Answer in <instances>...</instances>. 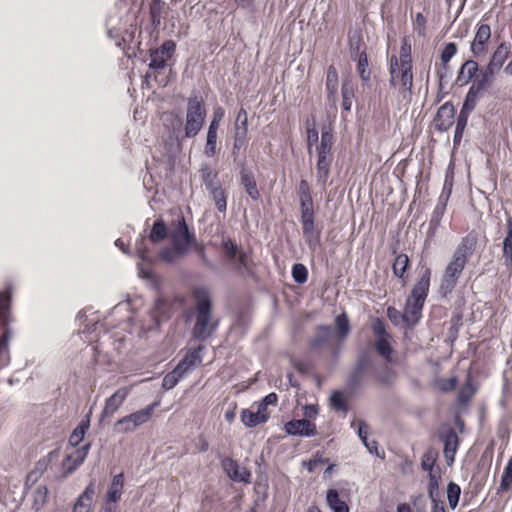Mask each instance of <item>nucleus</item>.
Listing matches in <instances>:
<instances>
[{"label": "nucleus", "mask_w": 512, "mask_h": 512, "mask_svg": "<svg viewBox=\"0 0 512 512\" xmlns=\"http://www.w3.org/2000/svg\"><path fill=\"white\" fill-rule=\"evenodd\" d=\"M194 298L196 300V318L192 336L196 340L205 341L216 331L218 320L212 318V302L207 290L197 288L194 291Z\"/></svg>", "instance_id": "1"}, {"label": "nucleus", "mask_w": 512, "mask_h": 512, "mask_svg": "<svg viewBox=\"0 0 512 512\" xmlns=\"http://www.w3.org/2000/svg\"><path fill=\"white\" fill-rule=\"evenodd\" d=\"M10 301L9 291L0 292V370L10 363L9 341L13 334L9 327Z\"/></svg>", "instance_id": "2"}, {"label": "nucleus", "mask_w": 512, "mask_h": 512, "mask_svg": "<svg viewBox=\"0 0 512 512\" xmlns=\"http://www.w3.org/2000/svg\"><path fill=\"white\" fill-rule=\"evenodd\" d=\"M206 118V109L202 97L194 95L188 98L185 122V137L193 138L202 129Z\"/></svg>", "instance_id": "3"}, {"label": "nucleus", "mask_w": 512, "mask_h": 512, "mask_svg": "<svg viewBox=\"0 0 512 512\" xmlns=\"http://www.w3.org/2000/svg\"><path fill=\"white\" fill-rule=\"evenodd\" d=\"M221 248L226 262L233 265L236 272L242 276H249L252 273L251 259L248 253L244 250H239L233 240L223 238Z\"/></svg>", "instance_id": "4"}, {"label": "nucleus", "mask_w": 512, "mask_h": 512, "mask_svg": "<svg viewBox=\"0 0 512 512\" xmlns=\"http://www.w3.org/2000/svg\"><path fill=\"white\" fill-rule=\"evenodd\" d=\"M159 406V402L155 401L143 409L135 411L129 415L120 418L114 424V430L119 433H130L140 426L148 423L152 418L154 410Z\"/></svg>", "instance_id": "5"}, {"label": "nucleus", "mask_w": 512, "mask_h": 512, "mask_svg": "<svg viewBox=\"0 0 512 512\" xmlns=\"http://www.w3.org/2000/svg\"><path fill=\"white\" fill-rule=\"evenodd\" d=\"M169 237L172 246L180 255H186L197 240L195 233L190 231L183 215L178 218L176 226L169 233Z\"/></svg>", "instance_id": "6"}, {"label": "nucleus", "mask_w": 512, "mask_h": 512, "mask_svg": "<svg viewBox=\"0 0 512 512\" xmlns=\"http://www.w3.org/2000/svg\"><path fill=\"white\" fill-rule=\"evenodd\" d=\"M398 63L401 67V92L404 94H411L413 87V72H412V59H411V45L407 39L402 40Z\"/></svg>", "instance_id": "7"}, {"label": "nucleus", "mask_w": 512, "mask_h": 512, "mask_svg": "<svg viewBox=\"0 0 512 512\" xmlns=\"http://www.w3.org/2000/svg\"><path fill=\"white\" fill-rule=\"evenodd\" d=\"M467 263L451 257L450 261L446 265L443 275L441 277V283L439 291L443 296H446L455 289L457 283L465 269Z\"/></svg>", "instance_id": "8"}, {"label": "nucleus", "mask_w": 512, "mask_h": 512, "mask_svg": "<svg viewBox=\"0 0 512 512\" xmlns=\"http://www.w3.org/2000/svg\"><path fill=\"white\" fill-rule=\"evenodd\" d=\"M335 337V331L329 325H319L316 329V335L309 341L310 348L313 351H320L324 347H331L332 354L337 357L340 353V346L332 345L331 341Z\"/></svg>", "instance_id": "9"}, {"label": "nucleus", "mask_w": 512, "mask_h": 512, "mask_svg": "<svg viewBox=\"0 0 512 512\" xmlns=\"http://www.w3.org/2000/svg\"><path fill=\"white\" fill-rule=\"evenodd\" d=\"M430 279L431 270L426 268L423 271L420 279L413 286L410 295L406 299V302L423 310L424 303L429 292Z\"/></svg>", "instance_id": "10"}, {"label": "nucleus", "mask_w": 512, "mask_h": 512, "mask_svg": "<svg viewBox=\"0 0 512 512\" xmlns=\"http://www.w3.org/2000/svg\"><path fill=\"white\" fill-rule=\"evenodd\" d=\"M300 222L305 242L310 249L315 250L320 246L321 231L315 226L314 211L301 212Z\"/></svg>", "instance_id": "11"}, {"label": "nucleus", "mask_w": 512, "mask_h": 512, "mask_svg": "<svg viewBox=\"0 0 512 512\" xmlns=\"http://www.w3.org/2000/svg\"><path fill=\"white\" fill-rule=\"evenodd\" d=\"M175 49V42L167 40L159 48L151 50L149 68L154 70L164 69L167 61L173 56Z\"/></svg>", "instance_id": "12"}, {"label": "nucleus", "mask_w": 512, "mask_h": 512, "mask_svg": "<svg viewBox=\"0 0 512 512\" xmlns=\"http://www.w3.org/2000/svg\"><path fill=\"white\" fill-rule=\"evenodd\" d=\"M221 467L226 475L234 482L251 483V472L241 467L238 462L230 457H223L221 459Z\"/></svg>", "instance_id": "13"}, {"label": "nucleus", "mask_w": 512, "mask_h": 512, "mask_svg": "<svg viewBox=\"0 0 512 512\" xmlns=\"http://www.w3.org/2000/svg\"><path fill=\"white\" fill-rule=\"evenodd\" d=\"M478 243V235L475 231L469 232L464 236L460 243L457 245L452 256L468 263L469 259L473 256Z\"/></svg>", "instance_id": "14"}, {"label": "nucleus", "mask_w": 512, "mask_h": 512, "mask_svg": "<svg viewBox=\"0 0 512 512\" xmlns=\"http://www.w3.org/2000/svg\"><path fill=\"white\" fill-rule=\"evenodd\" d=\"M284 430L288 435L312 437L317 434L316 425L309 419H298L287 422Z\"/></svg>", "instance_id": "15"}, {"label": "nucleus", "mask_w": 512, "mask_h": 512, "mask_svg": "<svg viewBox=\"0 0 512 512\" xmlns=\"http://www.w3.org/2000/svg\"><path fill=\"white\" fill-rule=\"evenodd\" d=\"M455 108L451 102H446L439 107L434 118V127L439 132L448 131L454 123Z\"/></svg>", "instance_id": "16"}, {"label": "nucleus", "mask_w": 512, "mask_h": 512, "mask_svg": "<svg viewBox=\"0 0 512 512\" xmlns=\"http://www.w3.org/2000/svg\"><path fill=\"white\" fill-rule=\"evenodd\" d=\"M130 393V388L121 387L109 398L106 399L105 406L101 412V420L111 417L121 407Z\"/></svg>", "instance_id": "17"}, {"label": "nucleus", "mask_w": 512, "mask_h": 512, "mask_svg": "<svg viewBox=\"0 0 512 512\" xmlns=\"http://www.w3.org/2000/svg\"><path fill=\"white\" fill-rule=\"evenodd\" d=\"M239 173H240V183L243 185L246 193L252 200L257 201L260 198V193L257 188V183L254 177L253 172L247 168V164L240 163Z\"/></svg>", "instance_id": "18"}, {"label": "nucleus", "mask_w": 512, "mask_h": 512, "mask_svg": "<svg viewBox=\"0 0 512 512\" xmlns=\"http://www.w3.org/2000/svg\"><path fill=\"white\" fill-rule=\"evenodd\" d=\"M491 37V28L488 24L478 26L473 42L471 43V52L477 57L485 52V44Z\"/></svg>", "instance_id": "19"}, {"label": "nucleus", "mask_w": 512, "mask_h": 512, "mask_svg": "<svg viewBox=\"0 0 512 512\" xmlns=\"http://www.w3.org/2000/svg\"><path fill=\"white\" fill-rule=\"evenodd\" d=\"M334 137L330 129H322L320 142L316 145L317 158L333 159Z\"/></svg>", "instance_id": "20"}, {"label": "nucleus", "mask_w": 512, "mask_h": 512, "mask_svg": "<svg viewBox=\"0 0 512 512\" xmlns=\"http://www.w3.org/2000/svg\"><path fill=\"white\" fill-rule=\"evenodd\" d=\"M95 495V484L91 481L80 494L73 507V512H90Z\"/></svg>", "instance_id": "21"}, {"label": "nucleus", "mask_w": 512, "mask_h": 512, "mask_svg": "<svg viewBox=\"0 0 512 512\" xmlns=\"http://www.w3.org/2000/svg\"><path fill=\"white\" fill-rule=\"evenodd\" d=\"M90 446V443H87L83 445L81 448L76 449L73 453L66 457L64 461V466L66 468L67 473L73 472L84 462L89 452Z\"/></svg>", "instance_id": "22"}, {"label": "nucleus", "mask_w": 512, "mask_h": 512, "mask_svg": "<svg viewBox=\"0 0 512 512\" xmlns=\"http://www.w3.org/2000/svg\"><path fill=\"white\" fill-rule=\"evenodd\" d=\"M438 456V451L435 448L430 447L421 458V468L428 472V478H430L431 475H441L440 468L436 466Z\"/></svg>", "instance_id": "23"}, {"label": "nucleus", "mask_w": 512, "mask_h": 512, "mask_svg": "<svg viewBox=\"0 0 512 512\" xmlns=\"http://www.w3.org/2000/svg\"><path fill=\"white\" fill-rule=\"evenodd\" d=\"M326 91L328 100L333 103L336 102L338 92V72L333 65H330L327 69Z\"/></svg>", "instance_id": "24"}, {"label": "nucleus", "mask_w": 512, "mask_h": 512, "mask_svg": "<svg viewBox=\"0 0 512 512\" xmlns=\"http://www.w3.org/2000/svg\"><path fill=\"white\" fill-rule=\"evenodd\" d=\"M326 503L332 512H350L348 504L340 499L338 490L334 488L328 489Z\"/></svg>", "instance_id": "25"}, {"label": "nucleus", "mask_w": 512, "mask_h": 512, "mask_svg": "<svg viewBox=\"0 0 512 512\" xmlns=\"http://www.w3.org/2000/svg\"><path fill=\"white\" fill-rule=\"evenodd\" d=\"M478 71V64L474 60H467L465 61L457 75L456 82L460 85L467 84L477 73Z\"/></svg>", "instance_id": "26"}, {"label": "nucleus", "mask_w": 512, "mask_h": 512, "mask_svg": "<svg viewBox=\"0 0 512 512\" xmlns=\"http://www.w3.org/2000/svg\"><path fill=\"white\" fill-rule=\"evenodd\" d=\"M123 486L124 474L119 473L113 477L111 485L106 494L105 500L117 503L121 498Z\"/></svg>", "instance_id": "27"}, {"label": "nucleus", "mask_w": 512, "mask_h": 512, "mask_svg": "<svg viewBox=\"0 0 512 512\" xmlns=\"http://www.w3.org/2000/svg\"><path fill=\"white\" fill-rule=\"evenodd\" d=\"M440 440L444 444V455H449L450 453L456 454L459 438L453 428H449L447 431L442 433L440 435Z\"/></svg>", "instance_id": "28"}, {"label": "nucleus", "mask_w": 512, "mask_h": 512, "mask_svg": "<svg viewBox=\"0 0 512 512\" xmlns=\"http://www.w3.org/2000/svg\"><path fill=\"white\" fill-rule=\"evenodd\" d=\"M503 258L505 264L512 265V216L506 219V236L503 240Z\"/></svg>", "instance_id": "29"}, {"label": "nucleus", "mask_w": 512, "mask_h": 512, "mask_svg": "<svg viewBox=\"0 0 512 512\" xmlns=\"http://www.w3.org/2000/svg\"><path fill=\"white\" fill-rule=\"evenodd\" d=\"M349 53L352 60L362 55V51H366L365 43L358 32L348 34Z\"/></svg>", "instance_id": "30"}, {"label": "nucleus", "mask_w": 512, "mask_h": 512, "mask_svg": "<svg viewBox=\"0 0 512 512\" xmlns=\"http://www.w3.org/2000/svg\"><path fill=\"white\" fill-rule=\"evenodd\" d=\"M511 50V44L507 42L501 43L494 53L492 54L489 63L492 64V66H495L499 70L505 63L506 59L508 58V55Z\"/></svg>", "instance_id": "31"}, {"label": "nucleus", "mask_w": 512, "mask_h": 512, "mask_svg": "<svg viewBox=\"0 0 512 512\" xmlns=\"http://www.w3.org/2000/svg\"><path fill=\"white\" fill-rule=\"evenodd\" d=\"M333 159L317 158L316 177L320 185L325 186L330 176V169Z\"/></svg>", "instance_id": "32"}, {"label": "nucleus", "mask_w": 512, "mask_h": 512, "mask_svg": "<svg viewBox=\"0 0 512 512\" xmlns=\"http://www.w3.org/2000/svg\"><path fill=\"white\" fill-rule=\"evenodd\" d=\"M357 72L362 81L363 86H368L371 79V70L369 69L368 56L366 51H362V55L356 58Z\"/></svg>", "instance_id": "33"}, {"label": "nucleus", "mask_w": 512, "mask_h": 512, "mask_svg": "<svg viewBox=\"0 0 512 512\" xmlns=\"http://www.w3.org/2000/svg\"><path fill=\"white\" fill-rule=\"evenodd\" d=\"M168 236V230L166 224L162 219H157L151 228L150 234L148 236L149 241L152 244H159L163 240H165Z\"/></svg>", "instance_id": "34"}, {"label": "nucleus", "mask_w": 512, "mask_h": 512, "mask_svg": "<svg viewBox=\"0 0 512 512\" xmlns=\"http://www.w3.org/2000/svg\"><path fill=\"white\" fill-rule=\"evenodd\" d=\"M335 324L338 329V332L335 333V337H337L339 341H344L351 330L348 315L345 312L339 314L335 319Z\"/></svg>", "instance_id": "35"}, {"label": "nucleus", "mask_w": 512, "mask_h": 512, "mask_svg": "<svg viewBox=\"0 0 512 512\" xmlns=\"http://www.w3.org/2000/svg\"><path fill=\"white\" fill-rule=\"evenodd\" d=\"M164 6L165 3L162 0H151L149 4V15L154 28H158L161 25Z\"/></svg>", "instance_id": "36"}, {"label": "nucleus", "mask_w": 512, "mask_h": 512, "mask_svg": "<svg viewBox=\"0 0 512 512\" xmlns=\"http://www.w3.org/2000/svg\"><path fill=\"white\" fill-rule=\"evenodd\" d=\"M202 174V180L205 185V188L208 191H212L215 188L220 187V182L218 179V173L215 171H212L208 166H204L201 169Z\"/></svg>", "instance_id": "37"}, {"label": "nucleus", "mask_w": 512, "mask_h": 512, "mask_svg": "<svg viewBox=\"0 0 512 512\" xmlns=\"http://www.w3.org/2000/svg\"><path fill=\"white\" fill-rule=\"evenodd\" d=\"M365 372L358 367L353 368L346 381L347 387L351 391H357L363 385Z\"/></svg>", "instance_id": "38"}, {"label": "nucleus", "mask_w": 512, "mask_h": 512, "mask_svg": "<svg viewBox=\"0 0 512 512\" xmlns=\"http://www.w3.org/2000/svg\"><path fill=\"white\" fill-rule=\"evenodd\" d=\"M409 263L410 261L406 254L401 253L397 255L392 265L393 274L404 281V275L409 267Z\"/></svg>", "instance_id": "39"}, {"label": "nucleus", "mask_w": 512, "mask_h": 512, "mask_svg": "<svg viewBox=\"0 0 512 512\" xmlns=\"http://www.w3.org/2000/svg\"><path fill=\"white\" fill-rule=\"evenodd\" d=\"M440 479H441V475H431V477L429 478L427 492H428V496L432 502V505H435L438 503H444L442 500H440V492H439Z\"/></svg>", "instance_id": "40"}, {"label": "nucleus", "mask_w": 512, "mask_h": 512, "mask_svg": "<svg viewBox=\"0 0 512 512\" xmlns=\"http://www.w3.org/2000/svg\"><path fill=\"white\" fill-rule=\"evenodd\" d=\"M389 74V85L392 88H396L398 83H401V67L399 66L398 57L396 55H392L389 59Z\"/></svg>", "instance_id": "41"}, {"label": "nucleus", "mask_w": 512, "mask_h": 512, "mask_svg": "<svg viewBox=\"0 0 512 512\" xmlns=\"http://www.w3.org/2000/svg\"><path fill=\"white\" fill-rule=\"evenodd\" d=\"M78 320L80 322V326L82 327V333H92L97 331L99 327H103V324L100 323L98 319L88 320L86 311L79 312Z\"/></svg>", "instance_id": "42"}, {"label": "nucleus", "mask_w": 512, "mask_h": 512, "mask_svg": "<svg viewBox=\"0 0 512 512\" xmlns=\"http://www.w3.org/2000/svg\"><path fill=\"white\" fill-rule=\"evenodd\" d=\"M342 108L344 111H350L352 99L354 98V88L350 81H344L341 87Z\"/></svg>", "instance_id": "43"}, {"label": "nucleus", "mask_w": 512, "mask_h": 512, "mask_svg": "<svg viewBox=\"0 0 512 512\" xmlns=\"http://www.w3.org/2000/svg\"><path fill=\"white\" fill-rule=\"evenodd\" d=\"M446 209L435 206L430 221L427 235L429 238L434 237L438 227L440 226L441 220L444 216Z\"/></svg>", "instance_id": "44"}, {"label": "nucleus", "mask_w": 512, "mask_h": 512, "mask_svg": "<svg viewBox=\"0 0 512 512\" xmlns=\"http://www.w3.org/2000/svg\"><path fill=\"white\" fill-rule=\"evenodd\" d=\"M48 489L46 486H39L33 494L32 509L35 512L40 511L47 502Z\"/></svg>", "instance_id": "45"}, {"label": "nucleus", "mask_w": 512, "mask_h": 512, "mask_svg": "<svg viewBox=\"0 0 512 512\" xmlns=\"http://www.w3.org/2000/svg\"><path fill=\"white\" fill-rule=\"evenodd\" d=\"M213 202L217 208V210L221 213H225L227 209V196L224 191V189L221 188H215L212 191H209Z\"/></svg>", "instance_id": "46"}, {"label": "nucleus", "mask_w": 512, "mask_h": 512, "mask_svg": "<svg viewBox=\"0 0 512 512\" xmlns=\"http://www.w3.org/2000/svg\"><path fill=\"white\" fill-rule=\"evenodd\" d=\"M217 129L208 128L204 154L207 157L215 156L217 152Z\"/></svg>", "instance_id": "47"}, {"label": "nucleus", "mask_w": 512, "mask_h": 512, "mask_svg": "<svg viewBox=\"0 0 512 512\" xmlns=\"http://www.w3.org/2000/svg\"><path fill=\"white\" fill-rule=\"evenodd\" d=\"M404 313L406 318V324L408 326L416 325L422 316V309L411 305L410 303H405Z\"/></svg>", "instance_id": "48"}, {"label": "nucleus", "mask_w": 512, "mask_h": 512, "mask_svg": "<svg viewBox=\"0 0 512 512\" xmlns=\"http://www.w3.org/2000/svg\"><path fill=\"white\" fill-rule=\"evenodd\" d=\"M248 140L237 139L233 137V146L231 150V156L233 158V163L236 167H240V163L246 164L245 157H240V151L244 147H246Z\"/></svg>", "instance_id": "49"}, {"label": "nucleus", "mask_w": 512, "mask_h": 512, "mask_svg": "<svg viewBox=\"0 0 512 512\" xmlns=\"http://www.w3.org/2000/svg\"><path fill=\"white\" fill-rule=\"evenodd\" d=\"M512 484V457L508 460L503 474L501 476L500 486L497 489V494L507 491Z\"/></svg>", "instance_id": "50"}, {"label": "nucleus", "mask_w": 512, "mask_h": 512, "mask_svg": "<svg viewBox=\"0 0 512 512\" xmlns=\"http://www.w3.org/2000/svg\"><path fill=\"white\" fill-rule=\"evenodd\" d=\"M89 428V420L82 421L72 432L69 437V444L76 447L78 446L86 433V430Z\"/></svg>", "instance_id": "51"}, {"label": "nucleus", "mask_w": 512, "mask_h": 512, "mask_svg": "<svg viewBox=\"0 0 512 512\" xmlns=\"http://www.w3.org/2000/svg\"><path fill=\"white\" fill-rule=\"evenodd\" d=\"M204 350V346L203 345H199L197 348L189 351L185 356L184 358L182 359L183 362H186V364L190 367V368H194L196 367L197 365L201 364L202 363V357H201V352Z\"/></svg>", "instance_id": "52"}, {"label": "nucleus", "mask_w": 512, "mask_h": 512, "mask_svg": "<svg viewBox=\"0 0 512 512\" xmlns=\"http://www.w3.org/2000/svg\"><path fill=\"white\" fill-rule=\"evenodd\" d=\"M468 118V116H465V113L458 115L453 137L454 146L460 145L463 137V132L467 126Z\"/></svg>", "instance_id": "53"}, {"label": "nucleus", "mask_w": 512, "mask_h": 512, "mask_svg": "<svg viewBox=\"0 0 512 512\" xmlns=\"http://www.w3.org/2000/svg\"><path fill=\"white\" fill-rule=\"evenodd\" d=\"M240 417L242 423L248 428H252L264 423L256 412H253L249 409H243L241 411Z\"/></svg>", "instance_id": "54"}, {"label": "nucleus", "mask_w": 512, "mask_h": 512, "mask_svg": "<svg viewBox=\"0 0 512 512\" xmlns=\"http://www.w3.org/2000/svg\"><path fill=\"white\" fill-rule=\"evenodd\" d=\"M478 95L479 94H477L476 92H474L473 90H471L469 88V91L466 94L465 101L463 103V106H462L459 114L465 113V116L469 117L470 113L476 107Z\"/></svg>", "instance_id": "55"}, {"label": "nucleus", "mask_w": 512, "mask_h": 512, "mask_svg": "<svg viewBox=\"0 0 512 512\" xmlns=\"http://www.w3.org/2000/svg\"><path fill=\"white\" fill-rule=\"evenodd\" d=\"M461 494V488L458 484L454 482H450L447 486V498L449 502V506L452 510H454L459 502Z\"/></svg>", "instance_id": "56"}, {"label": "nucleus", "mask_w": 512, "mask_h": 512, "mask_svg": "<svg viewBox=\"0 0 512 512\" xmlns=\"http://www.w3.org/2000/svg\"><path fill=\"white\" fill-rule=\"evenodd\" d=\"M330 405L336 411L347 412L348 405L343 397V394L339 391H334L330 397Z\"/></svg>", "instance_id": "57"}, {"label": "nucleus", "mask_w": 512, "mask_h": 512, "mask_svg": "<svg viewBox=\"0 0 512 512\" xmlns=\"http://www.w3.org/2000/svg\"><path fill=\"white\" fill-rule=\"evenodd\" d=\"M293 280L298 284H303L308 279V270L305 265L296 263L292 267Z\"/></svg>", "instance_id": "58"}, {"label": "nucleus", "mask_w": 512, "mask_h": 512, "mask_svg": "<svg viewBox=\"0 0 512 512\" xmlns=\"http://www.w3.org/2000/svg\"><path fill=\"white\" fill-rule=\"evenodd\" d=\"M377 352L385 359H390L393 352L392 347L389 343V337L378 338L375 344Z\"/></svg>", "instance_id": "59"}, {"label": "nucleus", "mask_w": 512, "mask_h": 512, "mask_svg": "<svg viewBox=\"0 0 512 512\" xmlns=\"http://www.w3.org/2000/svg\"><path fill=\"white\" fill-rule=\"evenodd\" d=\"M457 49V44L454 42L447 43L443 48L440 58L444 69H446L448 62L457 53Z\"/></svg>", "instance_id": "60"}, {"label": "nucleus", "mask_w": 512, "mask_h": 512, "mask_svg": "<svg viewBox=\"0 0 512 512\" xmlns=\"http://www.w3.org/2000/svg\"><path fill=\"white\" fill-rule=\"evenodd\" d=\"M154 313L158 318L157 321L168 319L170 317V312L168 311V303L165 299L156 300Z\"/></svg>", "instance_id": "61"}, {"label": "nucleus", "mask_w": 512, "mask_h": 512, "mask_svg": "<svg viewBox=\"0 0 512 512\" xmlns=\"http://www.w3.org/2000/svg\"><path fill=\"white\" fill-rule=\"evenodd\" d=\"M306 129H307L308 151H309V154H311V147L314 144H316V145L319 144L318 143L319 133H318V130L316 129V127H315V122L314 121L312 123L307 122Z\"/></svg>", "instance_id": "62"}, {"label": "nucleus", "mask_w": 512, "mask_h": 512, "mask_svg": "<svg viewBox=\"0 0 512 512\" xmlns=\"http://www.w3.org/2000/svg\"><path fill=\"white\" fill-rule=\"evenodd\" d=\"M137 255L138 257L145 262H151L152 261V254L150 249L147 247V240L142 237L137 242Z\"/></svg>", "instance_id": "63"}, {"label": "nucleus", "mask_w": 512, "mask_h": 512, "mask_svg": "<svg viewBox=\"0 0 512 512\" xmlns=\"http://www.w3.org/2000/svg\"><path fill=\"white\" fill-rule=\"evenodd\" d=\"M491 80L487 78V76L479 74V76L475 79L470 89L480 94L484 90H486L491 85Z\"/></svg>", "instance_id": "64"}]
</instances>
